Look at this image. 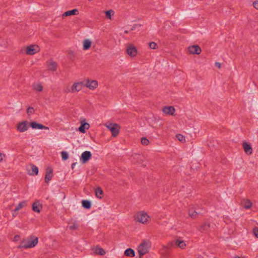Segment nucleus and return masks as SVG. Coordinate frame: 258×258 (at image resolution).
Returning <instances> with one entry per match:
<instances>
[{"mask_svg":"<svg viewBox=\"0 0 258 258\" xmlns=\"http://www.w3.org/2000/svg\"><path fill=\"white\" fill-rule=\"evenodd\" d=\"M57 63L52 60H49L47 61V67L49 71L54 72L57 69Z\"/></svg>","mask_w":258,"mask_h":258,"instance_id":"2eb2a0df","label":"nucleus"},{"mask_svg":"<svg viewBox=\"0 0 258 258\" xmlns=\"http://www.w3.org/2000/svg\"><path fill=\"white\" fill-rule=\"evenodd\" d=\"M210 227V223H205L200 225V228H199V230L201 232L208 231L209 230Z\"/></svg>","mask_w":258,"mask_h":258,"instance_id":"5701e85b","label":"nucleus"},{"mask_svg":"<svg viewBox=\"0 0 258 258\" xmlns=\"http://www.w3.org/2000/svg\"><path fill=\"white\" fill-rule=\"evenodd\" d=\"M253 233L254 235L258 238V229L257 228H254L253 229Z\"/></svg>","mask_w":258,"mask_h":258,"instance_id":"58836bf2","label":"nucleus"},{"mask_svg":"<svg viewBox=\"0 0 258 258\" xmlns=\"http://www.w3.org/2000/svg\"><path fill=\"white\" fill-rule=\"evenodd\" d=\"M150 244L148 242L144 241L139 246L138 251L140 256L146 254L149 251Z\"/></svg>","mask_w":258,"mask_h":258,"instance_id":"20e7f679","label":"nucleus"},{"mask_svg":"<svg viewBox=\"0 0 258 258\" xmlns=\"http://www.w3.org/2000/svg\"><path fill=\"white\" fill-rule=\"evenodd\" d=\"M136 218L138 222L144 224H147L150 219V217L144 211L137 213Z\"/></svg>","mask_w":258,"mask_h":258,"instance_id":"f03ea898","label":"nucleus"},{"mask_svg":"<svg viewBox=\"0 0 258 258\" xmlns=\"http://www.w3.org/2000/svg\"><path fill=\"white\" fill-rule=\"evenodd\" d=\"M85 119H83V120H81V125L78 128V131L84 134L86 133V130H88L90 127L89 124L85 122Z\"/></svg>","mask_w":258,"mask_h":258,"instance_id":"9b49d317","label":"nucleus"},{"mask_svg":"<svg viewBox=\"0 0 258 258\" xmlns=\"http://www.w3.org/2000/svg\"><path fill=\"white\" fill-rule=\"evenodd\" d=\"M42 209V206L39 201L35 202L32 205L33 210L37 213H40L41 209Z\"/></svg>","mask_w":258,"mask_h":258,"instance_id":"aec40b11","label":"nucleus"},{"mask_svg":"<svg viewBox=\"0 0 258 258\" xmlns=\"http://www.w3.org/2000/svg\"><path fill=\"white\" fill-rule=\"evenodd\" d=\"M29 126V124L28 121H23L18 124L17 126V130L19 132L23 133L28 130Z\"/></svg>","mask_w":258,"mask_h":258,"instance_id":"39448f33","label":"nucleus"},{"mask_svg":"<svg viewBox=\"0 0 258 258\" xmlns=\"http://www.w3.org/2000/svg\"><path fill=\"white\" fill-rule=\"evenodd\" d=\"M105 126L110 131L113 137H115L119 134L120 126L118 124L111 123L106 124Z\"/></svg>","mask_w":258,"mask_h":258,"instance_id":"7ed1b4c3","label":"nucleus"},{"mask_svg":"<svg viewBox=\"0 0 258 258\" xmlns=\"http://www.w3.org/2000/svg\"><path fill=\"white\" fill-rule=\"evenodd\" d=\"M253 7L257 10H258V2L255 1L253 3Z\"/></svg>","mask_w":258,"mask_h":258,"instance_id":"ea45409f","label":"nucleus"},{"mask_svg":"<svg viewBox=\"0 0 258 258\" xmlns=\"http://www.w3.org/2000/svg\"><path fill=\"white\" fill-rule=\"evenodd\" d=\"M82 204L83 207L85 209H89L91 208V202L88 200H83Z\"/></svg>","mask_w":258,"mask_h":258,"instance_id":"cd10ccee","label":"nucleus"},{"mask_svg":"<svg viewBox=\"0 0 258 258\" xmlns=\"http://www.w3.org/2000/svg\"><path fill=\"white\" fill-rule=\"evenodd\" d=\"M34 113V109L33 108V107H29L28 109H27V114L30 115L31 114H32Z\"/></svg>","mask_w":258,"mask_h":258,"instance_id":"e433bc0d","label":"nucleus"},{"mask_svg":"<svg viewBox=\"0 0 258 258\" xmlns=\"http://www.w3.org/2000/svg\"><path fill=\"white\" fill-rule=\"evenodd\" d=\"M188 50L190 54H200L202 52V49L198 45H194L188 47Z\"/></svg>","mask_w":258,"mask_h":258,"instance_id":"1a4fd4ad","label":"nucleus"},{"mask_svg":"<svg viewBox=\"0 0 258 258\" xmlns=\"http://www.w3.org/2000/svg\"><path fill=\"white\" fill-rule=\"evenodd\" d=\"M31 168V172L29 171L28 174L31 175H37L38 173V167L34 164L30 165Z\"/></svg>","mask_w":258,"mask_h":258,"instance_id":"4be33fe9","label":"nucleus"},{"mask_svg":"<svg viewBox=\"0 0 258 258\" xmlns=\"http://www.w3.org/2000/svg\"><path fill=\"white\" fill-rule=\"evenodd\" d=\"M189 216L192 218H195L198 216V213L196 211H194L192 210H190L189 211Z\"/></svg>","mask_w":258,"mask_h":258,"instance_id":"2f4dec72","label":"nucleus"},{"mask_svg":"<svg viewBox=\"0 0 258 258\" xmlns=\"http://www.w3.org/2000/svg\"><path fill=\"white\" fill-rule=\"evenodd\" d=\"M141 143L143 145H148L149 143V141L147 138L143 137L141 139Z\"/></svg>","mask_w":258,"mask_h":258,"instance_id":"f704fd0d","label":"nucleus"},{"mask_svg":"<svg viewBox=\"0 0 258 258\" xmlns=\"http://www.w3.org/2000/svg\"><path fill=\"white\" fill-rule=\"evenodd\" d=\"M162 111L166 114L173 115L175 109L173 106H165L163 108Z\"/></svg>","mask_w":258,"mask_h":258,"instance_id":"6ab92c4d","label":"nucleus"},{"mask_svg":"<svg viewBox=\"0 0 258 258\" xmlns=\"http://www.w3.org/2000/svg\"><path fill=\"white\" fill-rule=\"evenodd\" d=\"M52 177V169L50 167H48L46 170V174L45 176V181L48 183Z\"/></svg>","mask_w":258,"mask_h":258,"instance_id":"f3484780","label":"nucleus"},{"mask_svg":"<svg viewBox=\"0 0 258 258\" xmlns=\"http://www.w3.org/2000/svg\"><path fill=\"white\" fill-rule=\"evenodd\" d=\"M92 42L90 40L88 39H85L83 41V49L84 50H88L90 48L91 46Z\"/></svg>","mask_w":258,"mask_h":258,"instance_id":"a878e982","label":"nucleus"},{"mask_svg":"<svg viewBox=\"0 0 258 258\" xmlns=\"http://www.w3.org/2000/svg\"><path fill=\"white\" fill-rule=\"evenodd\" d=\"M26 204H27V203L26 201H22V202L19 203V204L17 206L15 209L14 210V211L16 212V211L20 210V209L23 208L24 207H25L26 205Z\"/></svg>","mask_w":258,"mask_h":258,"instance_id":"c85d7f7f","label":"nucleus"},{"mask_svg":"<svg viewBox=\"0 0 258 258\" xmlns=\"http://www.w3.org/2000/svg\"><path fill=\"white\" fill-rule=\"evenodd\" d=\"M76 163H73L72 164V169H74V167H75V166L76 165Z\"/></svg>","mask_w":258,"mask_h":258,"instance_id":"37998d69","label":"nucleus"},{"mask_svg":"<svg viewBox=\"0 0 258 258\" xmlns=\"http://www.w3.org/2000/svg\"><path fill=\"white\" fill-rule=\"evenodd\" d=\"M84 86L90 90H94L98 87V82L95 80H87L85 82Z\"/></svg>","mask_w":258,"mask_h":258,"instance_id":"0eeeda50","label":"nucleus"},{"mask_svg":"<svg viewBox=\"0 0 258 258\" xmlns=\"http://www.w3.org/2000/svg\"><path fill=\"white\" fill-rule=\"evenodd\" d=\"M157 44L154 42H152L149 43V47L151 49H156Z\"/></svg>","mask_w":258,"mask_h":258,"instance_id":"4c0bfd02","label":"nucleus"},{"mask_svg":"<svg viewBox=\"0 0 258 258\" xmlns=\"http://www.w3.org/2000/svg\"><path fill=\"white\" fill-rule=\"evenodd\" d=\"M235 258H240V257H239L238 256H236V257H235Z\"/></svg>","mask_w":258,"mask_h":258,"instance_id":"49530a36","label":"nucleus"},{"mask_svg":"<svg viewBox=\"0 0 258 258\" xmlns=\"http://www.w3.org/2000/svg\"><path fill=\"white\" fill-rule=\"evenodd\" d=\"M79 13L78 10L77 9H74L73 10L68 11L66 12H64L62 15V17L63 18H64L66 17L71 16L73 15H79Z\"/></svg>","mask_w":258,"mask_h":258,"instance_id":"a211bd4d","label":"nucleus"},{"mask_svg":"<svg viewBox=\"0 0 258 258\" xmlns=\"http://www.w3.org/2000/svg\"><path fill=\"white\" fill-rule=\"evenodd\" d=\"M95 192L97 198L99 199H102L103 192L100 187H97L95 190Z\"/></svg>","mask_w":258,"mask_h":258,"instance_id":"b1692460","label":"nucleus"},{"mask_svg":"<svg viewBox=\"0 0 258 258\" xmlns=\"http://www.w3.org/2000/svg\"><path fill=\"white\" fill-rule=\"evenodd\" d=\"M61 158L62 160H66L69 158L68 153L66 151H62L61 152Z\"/></svg>","mask_w":258,"mask_h":258,"instance_id":"473e14b6","label":"nucleus"},{"mask_svg":"<svg viewBox=\"0 0 258 258\" xmlns=\"http://www.w3.org/2000/svg\"><path fill=\"white\" fill-rule=\"evenodd\" d=\"M176 138L181 142H185V137L182 135L177 134L176 135Z\"/></svg>","mask_w":258,"mask_h":258,"instance_id":"72a5a7b5","label":"nucleus"},{"mask_svg":"<svg viewBox=\"0 0 258 258\" xmlns=\"http://www.w3.org/2000/svg\"><path fill=\"white\" fill-rule=\"evenodd\" d=\"M215 66L217 67L218 68L220 69L221 68V64L219 62H216L215 63Z\"/></svg>","mask_w":258,"mask_h":258,"instance_id":"79ce46f5","label":"nucleus"},{"mask_svg":"<svg viewBox=\"0 0 258 258\" xmlns=\"http://www.w3.org/2000/svg\"><path fill=\"white\" fill-rule=\"evenodd\" d=\"M128 33L127 31H126V30L124 31V33Z\"/></svg>","mask_w":258,"mask_h":258,"instance_id":"a18cd8bd","label":"nucleus"},{"mask_svg":"<svg viewBox=\"0 0 258 258\" xmlns=\"http://www.w3.org/2000/svg\"><path fill=\"white\" fill-rule=\"evenodd\" d=\"M92 154L90 151L84 152L81 156V160L83 163H85L88 161V160L91 157Z\"/></svg>","mask_w":258,"mask_h":258,"instance_id":"4468645a","label":"nucleus"},{"mask_svg":"<svg viewBox=\"0 0 258 258\" xmlns=\"http://www.w3.org/2000/svg\"><path fill=\"white\" fill-rule=\"evenodd\" d=\"M126 51L127 54L131 57L136 56L137 54V50L136 48L132 44H130L127 46Z\"/></svg>","mask_w":258,"mask_h":258,"instance_id":"9d476101","label":"nucleus"},{"mask_svg":"<svg viewBox=\"0 0 258 258\" xmlns=\"http://www.w3.org/2000/svg\"><path fill=\"white\" fill-rule=\"evenodd\" d=\"M5 157V155L3 154L0 152V162H2L4 160V158Z\"/></svg>","mask_w":258,"mask_h":258,"instance_id":"a19ab883","label":"nucleus"},{"mask_svg":"<svg viewBox=\"0 0 258 258\" xmlns=\"http://www.w3.org/2000/svg\"><path fill=\"white\" fill-rule=\"evenodd\" d=\"M33 87L34 89L37 91L41 92L43 90V86L40 84H35Z\"/></svg>","mask_w":258,"mask_h":258,"instance_id":"7c9ffc66","label":"nucleus"},{"mask_svg":"<svg viewBox=\"0 0 258 258\" xmlns=\"http://www.w3.org/2000/svg\"><path fill=\"white\" fill-rule=\"evenodd\" d=\"M78 225L76 222L73 223L72 225L69 226L70 229L71 230H76L78 228Z\"/></svg>","mask_w":258,"mask_h":258,"instance_id":"c9c22d12","label":"nucleus"},{"mask_svg":"<svg viewBox=\"0 0 258 258\" xmlns=\"http://www.w3.org/2000/svg\"><path fill=\"white\" fill-rule=\"evenodd\" d=\"M84 84L82 82L74 83L71 87V92H79L82 89Z\"/></svg>","mask_w":258,"mask_h":258,"instance_id":"f8f14e48","label":"nucleus"},{"mask_svg":"<svg viewBox=\"0 0 258 258\" xmlns=\"http://www.w3.org/2000/svg\"><path fill=\"white\" fill-rule=\"evenodd\" d=\"M243 208L246 209H249L251 208L252 203L249 200H243L241 203Z\"/></svg>","mask_w":258,"mask_h":258,"instance_id":"412c9836","label":"nucleus"},{"mask_svg":"<svg viewBox=\"0 0 258 258\" xmlns=\"http://www.w3.org/2000/svg\"><path fill=\"white\" fill-rule=\"evenodd\" d=\"M14 238H15V239L16 240H17V239H18V238H19V235H16V236H15V237H14Z\"/></svg>","mask_w":258,"mask_h":258,"instance_id":"c03bdc74","label":"nucleus"},{"mask_svg":"<svg viewBox=\"0 0 258 258\" xmlns=\"http://www.w3.org/2000/svg\"><path fill=\"white\" fill-rule=\"evenodd\" d=\"M242 147L245 153L247 155H251L252 153V149L249 144L246 142L242 143Z\"/></svg>","mask_w":258,"mask_h":258,"instance_id":"dca6fc26","label":"nucleus"},{"mask_svg":"<svg viewBox=\"0 0 258 258\" xmlns=\"http://www.w3.org/2000/svg\"><path fill=\"white\" fill-rule=\"evenodd\" d=\"M125 255L134 257L135 255V251L132 248H127L124 251Z\"/></svg>","mask_w":258,"mask_h":258,"instance_id":"bb28decb","label":"nucleus"},{"mask_svg":"<svg viewBox=\"0 0 258 258\" xmlns=\"http://www.w3.org/2000/svg\"><path fill=\"white\" fill-rule=\"evenodd\" d=\"M174 244H176L178 247H180L182 249L185 248L186 245L185 242L183 240H180L179 239H176L175 241H171L168 244V247L172 246Z\"/></svg>","mask_w":258,"mask_h":258,"instance_id":"6e6552de","label":"nucleus"},{"mask_svg":"<svg viewBox=\"0 0 258 258\" xmlns=\"http://www.w3.org/2000/svg\"><path fill=\"white\" fill-rule=\"evenodd\" d=\"M39 48L38 45H31L26 48L25 53L28 55H33L38 52Z\"/></svg>","mask_w":258,"mask_h":258,"instance_id":"423d86ee","label":"nucleus"},{"mask_svg":"<svg viewBox=\"0 0 258 258\" xmlns=\"http://www.w3.org/2000/svg\"><path fill=\"white\" fill-rule=\"evenodd\" d=\"M38 242V238L34 236H31L26 239L22 240L18 248H30L35 246Z\"/></svg>","mask_w":258,"mask_h":258,"instance_id":"f257e3e1","label":"nucleus"},{"mask_svg":"<svg viewBox=\"0 0 258 258\" xmlns=\"http://www.w3.org/2000/svg\"><path fill=\"white\" fill-rule=\"evenodd\" d=\"M106 19H111L112 16L114 14V11L112 10H109L105 12Z\"/></svg>","mask_w":258,"mask_h":258,"instance_id":"c756f323","label":"nucleus"},{"mask_svg":"<svg viewBox=\"0 0 258 258\" xmlns=\"http://www.w3.org/2000/svg\"><path fill=\"white\" fill-rule=\"evenodd\" d=\"M94 252L97 254L104 255L105 254V250L99 246H97L94 249Z\"/></svg>","mask_w":258,"mask_h":258,"instance_id":"393cba45","label":"nucleus"},{"mask_svg":"<svg viewBox=\"0 0 258 258\" xmlns=\"http://www.w3.org/2000/svg\"><path fill=\"white\" fill-rule=\"evenodd\" d=\"M30 125L32 128L34 129H40V130H48L49 128L48 127L42 124L38 123L36 121L31 122Z\"/></svg>","mask_w":258,"mask_h":258,"instance_id":"ddd939ff","label":"nucleus"}]
</instances>
